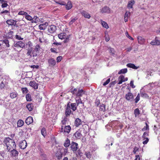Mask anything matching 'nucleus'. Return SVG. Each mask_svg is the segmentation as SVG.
<instances>
[{
	"mask_svg": "<svg viewBox=\"0 0 160 160\" xmlns=\"http://www.w3.org/2000/svg\"><path fill=\"white\" fill-rule=\"evenodd\" d=\"M32 47V45L30 41H29L26 45V48H27V49L30 48H33Z\"/></svg>",
	"mask_w": 160,
	"mask_h": 160,
	"instance_id": "obj_34",
	"label": "nucleus"
},
{
	"mask_svg": "<svg viewBox=\"0 0 160 160\" xmlns=\"http://www.w3.org/2000/svg\"><path fill=\"white\" fill-rule=\"evenodd\" d=\"M157 37H156L154 40H152L150 43L152 45L158 46L160 45V40L157 39Z\"/></svg>",
	"mask_w": 160,
	"mask_h": 160,
	"instance_id": "obj_12",
	"label": "nucleus"
},
{
	"mask_svg": "<svg viewBox=\"0 0 160 160\" xmlns=\"http://www.w3.org/2000/svg\"><path fill=\"white\" fill-rule=\"evenodd\" d=\"M58 38L61 39H65L64 41V43L68 42L69 40L70 35H67L65 32H62L58 34Z\"/></svg>",
	"mask_w": 160,
	"mask_h": 160,
	"instance_id": "obj_3",
	"label": "nucleus"
},
{
	"mask_svg": "<svg viewBox=\"0 0 160 160\" xmlns=\"http://www.w3.org/2000/svg\"><path fill=\"white\" fill-rule=\"evenodd\" d=\"M70 145V141L68 138H67L64 144V147L67 148Z\"/></svg>",
	"mask_w": 160,
	"mask_h": 160,
	"instance_id": "obj_31",
	"label": "nucleus"
},
{
	"mask_svg": "<svg viewBox=\"0 0 160 160\" xmlns=\"http://www.w3.org/2000/svg\"><path fill=\"white\" fill-rule=\"evenodd\" d=\"M77 19V18H74L71 19V21L69 22V24H72V23L74 22Z\"/></svg>",
	"mask_w": 160,
	"mask_h": 160,
	"instance_id": "obj_52",
	"label": "nucleus"
},
{
	"mask_svg": "<svg viewBox=\"0 0 160 160\" xmlns=\"http://www.w3.org/2000/svg\"><path fill=\"white\" fill-rule=\"evenodd\" d=\"M110 11L109 8L106 6L100 9V12L102 13H109Z\"/></svg>",
	"mask_w": 160,
	"mask_h": 160,
	"instance_id": "obj_15",
	"label": "nucleus"
},
{
	"mask_svg": "<svg viewBox=\"0 0 160 160\" xmlns=\"http://www.w3.org/2000/svg\"><path fill=\"white\" fill-rule=\"evenodd\" d=\"M99 111L104 112L105 110V106L103 104H101L99 106Z\"/></svg>",
	"mask_w": 160,
	"mask_h": 160,
	"instance_id": "obj_30",
	"label": "nucleus"
},
{
	"mask_svg": "<svg viewBox=\"0 0 160 160\" xmlns=\"http://www.w3.org/2000/svg\"><path fill=\"white\" fill-rule=\"evenodd\" d=\"M54 1L56 3L60 5H66L65 2L63 1L60 0L58 1H56L55 0H54Z\"/></svg>",
	"mask_w": 160,
	"mask_h": 160,
	"instance_id": "obj_39",
	"label": "nucleus"
},
{
	"mask_svg": "<svg viewBox=\"0 0 160 160\" xmlns=\"http://www.w3.org/2000/svg\"><path fill=\"white\" fill-rule=\"evenodd\" d=\"M95 105L98 106L100 103L99 100L97 99L95 101Z\"/></svg>",
	"mask_w": 160,
	"mask_h": 160,
	"instance_id": "obj_60",
	"label": "nucleus"
},
{
	"mask_svg": "<svg viewBox=\"0 0 160 160\" xmlns=\"http://www.w3.org/2000/svg\"><path fill=\"white\" fill-rule=\"evenodd\" d=\"M138 150V148L136 147L134 148L133 152L134 154H136Z\"/></svg>",
	"mask_w": 160,
	"mask_h": 160,
	"instance_id": "obj_58",
	"label": "nucleus"
},
{
	"mask_svg": "<svg viewBox=\"0 0 160 160\" xmlns=\"http://www.w3.org/2000/svg\"><path fill=\"white\" fill-rule=\"evenodd\" d=\"M70 102H69L67 104V106L65 109V115L66 117L69 116L71 113V110L70 107Z\"/></svg>",
	"mask_w": 160,
	"mask_h": 160,
	"instance_id": "obj_7",
	"label": "nucleus"
},
{
	"mask_svg": "<svg viewBox=\"0 0 160 160\" xmlns=\"http://www.w3.org/2000/svg\"><path fill=\"white\" fill-rule=\"evenodd\" d=\"M18 94L16 92H13L10 94V97L13 99L17 97Z\"/></svg>",
	"mask_w": 160,
	"mask_h": 160,
	"instance_id": "obj_38",
	"label": "nucleus"
},
{
	"mask_svg": "<svg viewBox=\"0 0 160 160\" xmlns=\"http://www.w3.org/2000/svg\"><path fill=\"white\" fill-rule=\"evenodd\" d=\"M146 126L144 127L142 129V131H145L147 130H149V126L147 124V123H145Z\"/></svg>",
	"mask_w": 160,
	"mask_h": 160,
	"instance_id": "obj_45",
	"label": "nucleus"
},
{
	"mask_svg": "<svg viewBox=\"0 0 160 160\" xmlns=\"http://www.w3.org/2000/svg\"><path fill=\"white\" fill-rule=\"evenodd\" d=\"M2 8H6L8 5V4L7 3V1H6V2H2Z\"/></svg>",
	"mask_w": 160,
	"mask_h": 160,
	"instance_id": "obj_55",
	"label": "nucleus"
},
{
	"mask_svg": "<svg viewBox=\"0 0 160 160\" xmlns=\"http://www.w3.org/2000/svg\"><path fill=\"white\" fill-rule=\"evenodd\" d=\"M26 98L27 101H31V97L30 94H27L26 96Z\"/></svg>",
	"mask_w": 160,
	"mask_h": 160,
	"instance_id": "obj_44",
	"label": "nucleus"
},
{
	"mask_svg": "<svg viewBox=\"0 0 160 160\" xmlns=\"http://www.w3.org/2000/svg\"><path fill=\"white\" fill-rule=\"evenodd\" d=\"M74 135L76 139H79L82 137V134L79 131H77Z\"/></svg>",
	"mask_w": 160,
	"mask_h": 160,
	"instance_id": "obj_21",
	"label": "nucleus"
},
{
	"mask_svg": "<svg viewBox=\"0 0 160 160\" xmlns=\"http://www.w3.org/2000/svg\"><path fill=\"white\" fill-rule=\"evenodd\" d=\"M48 23L47 22H45L43 24H41L39 26V28L40 30H45L47 27L48 26Z\"/></svg>",
	"mask_w": 160,
	"mask_h": 160,
	"instance_id": "obj_17",
	"label": "nucleus"
},
{
	"mask_svg": "<svg viewBox=\"0 0 160 160\" xmlns=\"http://www.w3.org/2000/svg\"><path fill=\"white\" fill-rule=\"evenodd\" d=\"M143 138V141L142 142V143L144 145L147 144L149 141V139L147 137Z\"/></svg>",
	"mask_w": 160,
	"mask_h": 160,
	"instance_id": "obj_42",
	"label": "nucleus"
},
{
	"mask_svg": "<svg viewBox=\"0 0 160 160\" xmlns=\"http://www.w3.org/2000/svg\"><path fill=\"white\" fill-rule=\"evenodd\" d=\"M135 3L133 0H132L129 2L128 5V8H132V6Z\"/></svg>",
	"mask_w": 160,
	"mask_h": 160,
	"instance_id": "obj_27",
	"label": "nucleus"
},
{
	"mask_svg": "<svg viewBox=\"0 0 160 160\" xmlns=\"http://www.w3.org/2000/svg\"><path fill=\"white\" fill-rule=\"evenodd\" d=\"M62 56H60L58 57L56 59L57 62H60L62 59Z\"/></svg>",
	"mask_w": 160,
	"mask_h": 160,
	"instance_id": "obj_64",
	"label": "nucleus"
},
{
	"mask_svg": "<svg viewBox=\"0 0 160 160\" xmlns=\"http://www.w3.org/2000/svg\"><path fill=\"white\" fill-rule=\"evenodd\" d=\"M16 147V145L14 141L12 139L10 140V142L9 143V145H8L7 146V149L8 151L12 149V148H15Z\"/></svg>",
	"mask_w": 160,
	"mask_h": 160,
	"instance_id": "obj_4",
	"label": "nucleus"
},
{
	"mask_svg": "<svg viewBox=\"0 0 160 160\" xmlns=\"http://www.w3.org/2000/svg\"><path fill=\"white\" fill-rule=\"evenodd\" d=\"M67 118L66 117H65L63 119V120H62L61 122L63 125H65L66 124V122L67 121Z\"/></svg>",
	"mask_w": 160,
	"mask_h": 160,
	"instance_id": "obj_48",
	"label": "nucleus"
},
{
	"mask_svg": "<svg viewBox=\"0 0 160 160\" xmlns=\"http://www.w3.org/2000/svg\"><path fill=\"white\" fill-rule=\"evenodd\" d=\"M126 36L128 37L129 39L132 40H133V38H132L131 36H130L129 35V34L128 33V32H127L126 33Z\"/></svg>",
	"mask_w": 160,
	"mask_h": 160,
	"instance_id": "obj_63",
	"label": "nucleus"
},
{
	"mask_svg": "<svg viewBox=\"0 0 160 160\" xmlns=\"http://www.w3.org/2000/svg\"><path fill=\"white\" fill-rule=\"evenodd\" d=\"M41 49L40 46L39 45H36L34 48V51H35V52L36 53H39V51Z\"/></svg>",
	"mask_w": 160,
	"mask_h": 160,
	"instance_id": "obj_28",
	"label": "nucleus"
},
{
	"mask_svg": "<svg viewBox=\"0 0 160 160\" xmlns=\"http://www.w3.org/2000/svg\"><path fill=\"white\" fill-rule=\"evenodd\" d=\"M41 132L42 134L44 137L46 135V129L44 128H43L41 130Z\"/></svg>",
	"mask_w": 160,
	"mask_h": 160,
	"instance_id": "obj_40",
	"label": "nucleus"
},
{
	"mask_svg": "<svg viewBox=\"0 0 160 160\" xmlns=\"http://www.w3.org/2000/svg\"><path fill=\"white\" fill-rule=\"evenodd\" d=\"M127 66L129 68H132L133 69H137L139 68V67L136 66L134 64L129 63L127 65Z\"/></svg>",
	"mask_w": 160,
	"mask_h": 160,
	"instance_id": "obj_22",
	"label": "nucleus"
},
{
	"mask_svg": "<svg viewBox=\"0 0 160 160\" xmlns=\"http://www.w3.org/2000/svg\"><path fill=\"white\" fill-rule=\"evenodd\" d=\"M25 18L28 20L31 21L32 20V18L30 15H28L27 13L25 16Z\"/></svg>",
	"mask_w": 160,
	"mask_h": 160,
	"instance_id": "obj_43",
	"label": "nucleus"
},
{
	"mask_svg": "<svg viewBox=\"0 0 160 160\" xmlns=\"http://www.w3.org/2000/svg\"><path fill=\"white\" fill-rule=\"evenodd\" d=\"M24 124V122L22 120H19L17 122L18 126L21 127Z\"/></svg>",
	"mask_w": 160,
	"mask_h": 160,
	"instance_id": "obj_33",
	"label": "nucleus"
},
{
	"mask_svg": "<svg viewBox=\"0 0 160 160\" xmlns=\"http://www.w3.org/2000/svg\"><path fill=\"white\" fill-rule=\"evenodd\" d=\"M9 12L7 10H5L1 12V14H4L5 15H9Z\"/></svg>",
	"mask_w": 160,
	"mask_h": 160,
	"instance_id": "obj_51",
	"label": "nucleus"
},
{
	"mask_svg": "<svg viewBox=\"0 0 160 160\" xmlns=\"http://www.w3.org/2000/svg\"><path fill=\"white\" fill-rule=\"evenodd\" d=\"M26 108L29 111H32L33 109V105L32 103H29L27 105Z\"/></svg>",
	"mask_w": 160,
	"mask_h": 160,
	"instance_id": "obj_25",
	"label": "nucleus"
},
{
	"mask_svg": "<svg viewBox=\"0 0 160 160\" xmlns=\"http://www.w3.org/2000/svg\"><path fill=\"white\" fill-rule=\"evenodd\" d=\"M66 9L69 10L72 7V5L71 2H68L67 4L66 5Z\"/></svg>",
	"mask_w": 160,
	"mask_h": 160,
	"instance_id": "obj_26",
	"label": "nucleus"
},
{
	"mask_svg": "<svg viewBox=\"0 0 160 160\" xmlns=\"http://www.w3.org/2000/svg\"><path fill=\"white\" fill-rule=\"evenodd\" d=\"M130 13L129 12L127 11L125 13L124 16L125 17H127V18H128L130 17Z\"/></svg>",
	"mask_w": 160,
	"mask_h": 160,
	"instance_id": "obj_56",
	"label": "nucleus"
},
{
	"mask_svg": "<svg viewBox=\"0 0 160 160\" xmlns=\"http://www.w3.org/2000/svg\"><path fill=\"white\" fill-rule=\"evenodd\" d=\"M22 90L23 93H27L28 91V90L27 89V88H22Z\"/></svg>",
	"mask_w": 160,
	"mask_h": 160,
	"instance_id": "obj_62",
	"label": "nucleus"
},
{
	"mask_svg": "<svg viewBox=\"0 0 160 160\" xmlns=\"http://www.w3.org/2000/svg\"><path fill=\"white\" fill-rule=\"evenodd\" d=\"M29 85L35 89H38V84L36 83L34 81H30L29 83Z\"/></svg>",
	"mask_w": 160,
	"mask_h": 160,
	"instance_id": "obj_11",
	"label": "nucleus"
},
{
	"mask_svg": "<svg viewBox=\"0 0 160 160\" xmlns=\"http://www.w3.org/2000/svg\"><path fill=\"white\" fill-rule=\"evenodd\" d=\"M76 104L77 106H78L80 103H82V102L81 98H79L76 99Z\"/></svg>",
	"mask_w": 160,
	"mask_h": 160,
	"instance_id": "obj_41",
	"label": "nucleus"
},
{
	"mask_svg": "<svg viewBox=\"0 0 160 160\" xmlns=\"http://www.w3.org/2000/svg\"><path fill=\"white\" fill-rule=\"evenodd\" d=\"M127 68H124L121 69L118 72V74H124L126 73L127 72Z\"/></svg>",
	"mask_w": 160,
	"mask_h": 160,
	"instance_id": "obj_35",
	"label": "nucleus"
},
{
	"mask_svg": "<svg viewBox=\"0 0 160 160\" xmlns=\"http://www.w3.org/2000/svg\"><path fill=\"white\" fill-rule=\"evenodd\" d=\"M138 42L140 44H143L145 42V39L141 36H138L137 37Z\"/></svg>",
	"mask_w": 160,
	"mask_h": 160,
	"instance_id": "obj_23",
	"label": "nucleus"
},
{
	"mask_svg": "<svg viewBox=\"0 0 160 160\" xmlns=\"http://www.w3.org/2000/svg\"><path fill=\"white\" fill-rule=\"evenodd\" d=\"M57 157V158L58 159L60 160L61 159L62 156V153L61 152H59V153H58L57 155H56Z\"/></svg>",
	"mask_w": 160,
	"mask_h": 160,
	"instance_id": "obj_46",
	"label": "nucleus"
},
{
	"mask_svg": "<svg viewBox=\"0 0 160 160\" xmlns=\"http://www.w3.org/2000/svg\"><path fill=\"white\" fill-rule=\"evenodd\" d=\"M56 29V27L54 25L49 26L48 28V31L51 33L54 32Z\"/></svg>",
	"mask_w": 160,
	"mask_h": 160,
	"instance_id": "obj_10",
	"label": "nucleus"
},
{
	"mask_svg": "<svg viewBox=\"0 0 160 160\" xmlns=\"http://www.w3.org/2000/svg\"><path fill=\"white\" fill-rule=\"evenodd\" d=\"M71 130V128L69 125L66 126L64 128L62 126L61 130V132H64L69 133Z\"/></svg>",
	"mask_w": 160,
	"mask_h": 160,
	"instance_id": "obj_5",
	"label": "nucleus"
},
{
	"mask_svg": "<svg viewBox=\"0 0 160 160\" xmlns=\"http://www.w3.org/2000/svg\"><path fill=\"white\" fill-rule=\"evenodd\" d=\"M109 52L110 53H111L112 54H114L115 51L114 50V49L112 48H109Z\"/></svg>",
	"mask_w": 160,
	"mask_h": 160,
	"instance_id": "obj_59",
	"label": "nucleus"
},
{
	"mask_svg": "<svg viewBox=\"0 0 160 160\" xmlns=\"http://www.w3.org/2000/svg\"><path fill=\"white\" fill-rule=\"evenodd\" d=\"M27 146V143L25 140L21 141L19 144V147L22 149H25Z\"/></svg>",
	"mask_w": 160,
	"mask_h": 160,
	"instance_id": "obj_13",
	"label": "nucleus"
},
{
	"mask_svg": "<svg viewBox=\"0 0 160 160\" xmlns=\"http://www.w3.org/2000/svg\"><path fill=\"white\" fill-rule=\"evenodd\" d=\"M140 95H139V94H138L136 98H135V103H137L138 102L139 100H140Z\"/></svg>",
	"mask_w": 160,
	"mask_h": 160,
	"instance_id": "obj_49",
	"label": "nucleus"
},
{
	"mask_svg": "<svg viewBox=\"0 0 160 160\" xmlns=\"http://www.w3.org/2000/svg\"><path fill=\"white\" fill-rule=\"evenodd\" d=\"M6 22L8 25L15 26L16 24L17 21L13 19H10L7 20Z\"/></svg>",
	"mask_w": 160,
	"mask_h": 160,
	"instance_id": "obj_16",
	"label": "nucleus"
},
{
	"mask_svg": "<svg viewBox=\"0 0 160 160\" xmlns=\"http://www.w3.org/2000/svg\"><path fill=\"white\" fill-rule=\"evenodd\" d=\"M82 122L81 120L78 118H77L74 122L75 126L76 127H78L82 124Z\"/></svg>",
	"mask_w": 160,
	"mask_h": 160,
	"instance_id": "obj_19",
	"label": "nucleus"
},
{
	"mask_svg": "<svg viewBox=\"0 0 160 160\" xmlns=\"http://www.w3.org/2000/svg\"><path fill=\"white\" fill-rule=\"evenodd\" d=\"M78 144L77 143L73 142H72L71 143L70 147L72 151L73 152L76 151L78 149Z\"/></svg>",
	"mask_w": 160,
	"mask_h": 160,
	"instance_id": "obj_9",
	"label": "nucleus"
},
{
	"mask_svg": "<svg viewBox=\"0 0 160 160\" xmlns=\"http://www.w3.org/2000/svg\"><path fill=\"white\" fill-rule=\"evenodd\" d=\"M101 22L102 25L103 27L105 28L108 29L109 28V26L108 24L104 21H102V20H101Z\"/></svg>",
	"mask_w": 160,
	"mask_h": 160,
	"instance_id": "obj_37",
	"label": "nucleus"
},
{
	"mask_svg": "<svg viewBox=\"0 0 160 160\" xmlns=\"http://www.w3.org/2000/svg\"><path fill=\"white\" fill-rule=\"evenodd\" d=\"M81 14L82 15L84 16V17L86 18L89 19L91 17L90 14L85 11H82L81 12Z\"/></svg>",
	"mask_w": 160,
	"mask_h": 160,
	"instance_id": "obj_18",
	"label": "nucleus"
},
{
	"mask_svg": "<svg viewBox=\"0 0 160 160\" xmlns=\"http://www.w3.org/2000/svg\"><path fill=\"white\" fill-rule=\"evenodd\" d=\"M77 106L76 103H71L70 104V107H71V109L74 111H75L77 109Z\"/></svg>",
	"mask_w": 160,
	"mask_h": 160,
	"instance_id": "obj_24",
	"label": "nucleus"
},
{
	"mask_svg": "<svg viewBox=\"0 0 160 160\" xmlns=\"http://www.w3.org/2000/svg\"><path fill=\"white\" fill-rule=\"evenodd\" d=\"M124 77L123 75H120L119 76V78H118V80H122L123 82H124Z\"/></svg>",
	"mask_w": 160,
	"mask_h": 160,
	"instance_id": "obj_61",
	"label": "nucleus"
},
{
	"mask_svg": "<svg viewBox=\"0 0 160 160\" xmlns=\"http://www.w3.org/2000/svg\"><path fill=\"white\" fill-rule=\"evenodd\" d=\"M12 149H13L12 150H11V153L12 155L13 156H17L18 153V152L16 150Z\"/></svg>",
	"mask_w": 160,
	"mask_h": 160,
	"instance_id": "obj_32",
	"label": "nucleus"
},
{
	"mask_svg": "<svg viewBox=\"0 0 160 160\" xmlns=\"http://www.w3.org/2000/svg\"><path fill=\"white\" fill-rule=\"evenodd\" d=\"M86 157L88 158H90L91 157V155L89 152H86L85 153Z\"/></svg>",
	"mask_w": 160,
	"mask_h": 160,
	"instance_id": "obj_57",
	"label": "nucleus"
},
{
	"mask_svg": "<svg viewBox=\"0 0 160 160\" xmlns=\"http://www.w3.org/2000/svg\"><path fill=\"white\" fill-rule=\"evenodd\" d=\"M140 111L139 109L137 108L134 111V114L135 115V117H137L138 116L139 114H140Z\"/></svg>",
	"mask_w": 160,
	"mask_h": 160,
	"instance_id": "obj_36",
	"label": "nucleus"
},
{
	"mask_svg": "<svg viewBox=\"0 0 160 160\" xmlns=\"http://www.w3.org/2000/svg\"><path fill=\"white\" fill-rule=\"evenodd\" d=\"M33 122L32 118L31 117H29L27 118L25 120V122L27 125H29Z\"/></svg>",
	"mask_w": 160,
	"mask_h": 160,
	"instance_id": "obj_20",
	"label": "nucleus"
},
{
	"mask_svg": "<svg viewBox=\"0 0 160 160\" xmlns=\"http://www.w3.org/2000/svg\"><path fill=\"white\" fill-rule=\"evenodd\" d=\"M110 78H108L103 84L104 86L107 85L110 82Z\"/></svg>",
	"mask_w": 160,
	"mask_h": 160,
	"instance_id": "obj_53",
	"label": "nucleus"
},
{
	"mask_svg": "<svg viewBox=\"0 0 160 160\" xmlns=\"http://www.w3.org/2000/svg\"><path fill=\"white\" fill-rule=\"evenodd\" d=\"M26 14H27V13L24 11H21L19 12L18 13V15H25L26 16Z\"/></svg>",
	"mask_w": 160,
	"mask_h": 160,
	"instance_id": "obj_47",
	"label": "nucleus"
},
{
	"mask_svg": "<svg viewBox=\"0 0 160 160\" xmlns=\"http://www.w3.org/2000/svg\"><path fill=\"white\" fill-rule=\"evenodd\" d=\"M125 98L127 100L130 102H132L134 100L133 95L130 92H128L126 94Z\"/></svg>",
	"mask_w": 160,
	"mask_h": 160,
	"instance_id": "obj_8",
	"label": "nucleus"
},
{
	"mask_svg": "<svg viewBox=\"0 0 160 160\" xmlns=\"http://www.w3.org/2000/svg\"><path fill=\"white\" fill-rule=\"evenodd\" d=\"M5 86V83L3 82H2L0 84V88L1 89H2L4 88Z\"/></svg>",
	"mask_w": 160,
	"mask_h": 160,
	"instance_id": "obj_54",
	"label": "nucleus"
},
{
	"mask_svg": "<svg viewBox=\"0 0 160 160\" xmlns=\"http://www.w3.org/2000/svg\"><path fill=\"white\" fill-rule=\"evenodd\" d=\"M13 46L17 48L20 47L21 48H23L25 47V44L22 41H19L17 42H14Z\"/></svg>",
	"mask_w": 160,
	"mask_h": 160,
	"instance_id": "obj_6",
	"label": "nucleus"
},
{
	"mask_svg": "<svg viewBox=\"0 0 160 160\" xmlns=\"http://www.w3.org/2000/svg\"><path fill=\"white\" fill-rule=\"evenodd\" d=\"M72 94H76L77 97H81L85 93V92L82 89L75 88L71 91Z\"/></svg>",
	"mask_w": 160,
	"mask_h": 160,
	"instance_id": "obj_2",
	"label": "nucleus"
},
{
	"mask_svg": "<svg viewBox=\"0 0 160 160\" xmlns=\"http://www.w3.org/2000/svg\"><path fill=\"white\" fill-rule=\"evenodd\" d=\"M3 42L5 44L7 47H9V42L8 40H3Z\"/></svg>",
	"mask_w": 160,
	"mask_h": 160,
	"instance_id": "obj_50",
	"label": "nucleus"
},
{
	"mask_svg": "<svg viewBox=\"0 0 160 160\" xmlns=\"http://www.w3.org/2000/svg\"><path fill=\"white\" fill-rule=\"evenodd\" d=\"M48 62L50 67H53L56 64V61L53 58H50L48 60Z\"/></svg>",
	"mask_w": 160,
	"mask_h": 160,
	"instance_id": "obj_14",
	"label": "nucleus"
},
{
	"mask_svg": "<svg viewBox=\"0 0 160 160\" xmlns=\"http://www.w3.org/2000/svg\"><path fill=\"white\" fill-rule=\"evenodd\" d=\"M27 52L26 55L30 59L32 60L35 57L37 56V54L35 52V51H34L33 48H30L27 49Z\"/></svg>",
	"mask_w": 160,
	"mask_h": 160,
	"instance_id": "obj_1",
	"label": "nucleus"
},
{
	"mask_svg": "<svg viewBox=\"0 0 160 160\" xmlns=\"http://www.w3.org/2000/svg\"><path fill=\"white\" fill-rule=\"evenodd\" d=\"M12 139L10 138H6L4 140V143L7 147L8 145H9V143L10 142V140H12Z\"/></svg>",
	"mask_w": 160,
	"mask_h": 160,
	"instance_id": "obj_29",
	"label": "nucleus"
}]
</instances>
